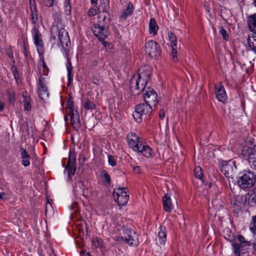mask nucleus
I'll return each mask as SVG.
<instances>
[{
  "instance_id": "e433bc0d",
  "label": "nucleus",
  "mask_w": 256,
  "mask_h": 256,
  "mask_svg": "<svg viewBox=\"0 0 256 256\" xmlns=\"http://www.w3.org/2000/svg\"><path fill=\"white\" fill-rule=\"evenodd\" d=\"M194 174L196 178L202 180L203 174L201 168L200 166L196 167L194 170Z\"/></svg>"
},
{
  "instance_id": "864d4df0",
  "label": "nucleus",
  "mask_w": 256,
  "mask_h": 256,
  "mask_svg": "<svg viewBox=\"0 0 256 256\" xmlns=\"http://www.w3.org/2000/svg\"><path fill=\"white\" fill-rule=\"evenodd\" d=\"M14 78L16 80V82L18 84H19V82L20 81V76H19L18 73L15 74H14Z\"/></svg>"
},
{
  "instance_id": "e2e57ef3",
  "label": "nucleus",
  "mask_w": 256,
  "mask_h": 256,
  "mask_svg": "<svg viewBox=\"0 0 256 256\" xmlns=\"http://www.w3.org/2000/svg\"><path fill=\"white\" fill-rule=\"evenodd\" d=\"M97 2H98V0H90V2L92 4H96Z\"/></svg>"
},
{
  "instance_id": "a211bd4d",
  "label": "nucleus",
  "mask_w": 256,
  "mask_h": 256,
  "mask_svg": "<svg viewBox=\"0 0 256 256\" xmlns=\"http://www.w3.org/2000/svg\"><path fill=\"white\" fill-rule=\"evenodd\" d=\"M236 168L233 162H229L222 165L221 171L226 178H230L232 177Z\"/></svg>"
},
{
  "instance_id": "4c0bfd02",
  "label": "nucleus",
  "mask_w": 256,
  "mask_h": 256,
  "mask_svg": "<svg viewBox=\"0 0 256 256\" xmlns=\"http://www.w3.org/2000/svg\"><path fill=\"white\" fill-rule=\"evenodd\" d=\"M99 10L100 8L95 5L89 10L88 12V16H94L98 13Z\"/></svg>"
},
{
  "instance_id": "69168bd1",
  "label": "nucleus",
  "mask_w": 256,
  "mask_h": 256,
  "mask_svg": "<svg viewBox=\"0 0 256 256\" xmlns=\"http://www.w3.org/2000/svg\"><path fill=\"white\" fill-rule=\"evenodd\" d=\"M2 22V17L0 16V23Z\"/></svg>"
},
{
  "instance_id": "49530a36",
  "label": "nucleus",
  "mask_w": 256,
  "mask_h": 256,
  "mask_svg": "<svg viewBox=\"0 0 256 256\" xmlns=\"http://www.w3.org/2000/svg\"><path fill=\"white\" fill-rule=\"evenodd\" d=\"M10 102H14L15 101L14 94L13 92H9L8 94Z\"/></svg>"
},
{
  "instance_id": "09e8293b",
  "label": "nucleus",
  "mask_w": 256,
  "mask_h": 256,
  "mask_svg": "<svg viewBox=\"0 0 256 256\" xmlns=\"http://www.w3.org/2000/svg\"><path fill=\"white\" fill-rule=\"evenodd\" d=\"M105 39H104L102 40H100L102 44V45L104 46L106 48H111V44L110 43L106 42V41H105L104 40Z\"/></svg>"
},
{
  "instance_id": "338daca9",
  "label": "nucleus",
  "mask_w": 256,
  "mask_h": 256,
  "mask_svg": "<svg viewBox=\"0 0 256 256\" xmlns=\"http://www.w3.org/2000/svg\"><path fill=\"white\" fill-rule=\"evenodd\" d=\"M207 10H208V12H210V10H209L208 8H207Z\"/></svg>"
},
{
  "instance_id": "bf43d9fd",
  "label": "nucleus",
  "mask_w": 256,
  "mask_h": 256,
  "mask_svg": "<svg viewBox=\"0 0 256 256\" xmlns=\"http://www.w3.org/2000/svg\"><path fill=\"white\" fill-rule=\"evenodd\" d=\"M4 108V104L2 102H0V111H2Z\"/></svg>"
},
{
  "instance_id": "39448f33",
  "label": "nucleus",
  "mask_w": 256,
  "mask_h": 256,
  "mask_svg": "<svg viewBox=\"0 0 256 256\" xmlns=\"http://www.w3.org/2000/svg\"><path fill=\"white\" fill-rule=\"evenodd\" d=\"M152 106H150L146 102L138 104L135 107V110L133 112L132 116L135 120L138 123L142 122V116L148 114L152 112Z\"/></svg>"
},
{
  "instance_id": "a878e982",
  "label": "nucleus",
  "mask_w": 256,
  "mask_h": 256,
  "mask_svg": "<svg viewBox=\"0 0 256 256\" xmlns=\"http://www.w3.org/2000/svg\"><path fill=\"white\" fill-rule=\"evenodd\" d=\"M158 30V26L156 20L154 18H151L148 23V30L150 34L154 36L156 34Z\"/></svg>"
},
{
  "instance_id": "8fccbe9b",
  "label": "nucleus",
  "mask_w": 256,
  "mask_h": 256,
  "mask_svg": "<svg viewBox=\"0 0 256 256\" xmlns=\"http://www.w3.org/2000/svg\"><path fill=\"white\" fill-rule=\"evenodd\" d=\"M54 0H44V4L47 6H52L54 4Z\"/></svg>"
},
{
  "instance_id": "cd10ccee",
  "label": "nucleus",
  "mask_w": 256,
  "mask_h": 256,
  "mask_svg": "<svg viewBox=\"0 0 256 256\" xmlns=\"http://www.w3.org/2000/svg\"><path fill=\"white\" fill-rule=\"evenodd\" d=\"M134 6L131 2H129L127 8L124 10L120 16L121 18L126 20L128 16H130L134 12Z\"/></svg>"
},
{
  "instance_id": "dca6fc26",
  "label": "nucleus",
  "mask_w": 256,
  "mask_h": 256,
  "mask_svg": "<svg viewBox=\"0 0 256 256\" xmlns=\"http://www.w3.org/2000/svg\"><path fill=\"white\" fill-rule=\"evenodd\" d=\"M245 202L250 207H256V189L252 190L246 194Z\"/></svg>"
},
{
  "instance_id": "9d476101",
  "label": "nucleus",
  "mask_w": 256,
  "mask_h": 256,
  "mask_svg": "<svg viewBox=\"0 0 256 256\" xmlns=\"http://www.w3.org/2000/svg\"><path fill=\"white\" fill-rule=\"evenodd\" d=\"M92 31L99 40H102L109 36L108 28L99 24H94L92 26Z\"/></svg>"
},
{
  "instance_id": "0eeeda50",
  "label": "nucleus",
  "mask_w": 256,
  "mask_h": 256,
  "mask_svg": "<svg viewBox=\"0 0 256 256\" xmlns=\"http://www.w3.org/2000/svg\"><path fill=\"white\" fill-rule=\"evenodd\" d=\"M114 200L119 206H124L129 199V194L126 188H115L113 192Z\"/></svg>"
},
{
  "instance_id": "473e14b6",
  "label": "nucleus",
  "mask_w": 256,
  "mask_h": 256,
  "mask_svg": "<svg viewBox=\"0 0 256 256\" xmlns=\"http://www.w3.org/2000/svg\"><path fill=\"white\" fill-rule=\"evenodd\" d=\"M82 105L86 110H92L96 107L95 104L89 99H86L82 102Z\"/></svg>"
},
{
  "instance_id": "4468645a",
  "label": "nucleus",
  "mask_w": 256,
  "mask_h": 256,
  "mask_svg": "<svg viewBox=\"0 0 256 256\" xmlns=\"http://www.w3.org/2000/svg\"><path fill=\"white\" fill-rule=\"evenodd\" d=\"M168 37L169 41L170 43L172 48V55L174 61H176L177 60V39L175 34L172 32L168 33Z\"/></svg>"
},
{
  "instance_id": "b1692460",
  "label": "nucleus",
  "mask_w": 256,
  "mask_h": 256,
  "mask_svg": "<svg viewBox=\"0 0 256 256\" xmlns=\"http://www.w3.org/2000/svg\"><path fill=\"white\" fill-rule=\"evenodd\" d=\"M247 22L249 30L254 34L256 33V14L248 16Z\"/></svg>"
},
{
  "instance_id": "c756f323",
  "label": "nucleus",
  "mask_w": 256,
  "mask_h": 256,
  "mask_svg": "<svg viewBox=\"0 0 256 256\" xmlns=\"http://www.w3.org/2000/svg\"><path fill=\"white\" fill-rule=\"evenodd\" d=\"M70 117V120L72 125L74 128L79 127L78 116L76 112L69 113Z\"/></svg>"
},
{
  "instance_id": "7ed1b4c3",
  "label": "nucleus",
  "mask_w": 256,
  "mask_h": 256,
  "mask_svg": "<svg viewBox=\"0 0 256 256\" xmlns=\"http://www.w3.org/2000/svg\"><path fill=\"white\" fill-rule=\"evenodd\" d=\"M256 181V176L254 172L249 170L240 172L237 177L238 186L244 190L252 186Z\"/></svg>"
},
{
  "instance_id": "f257e3e1",
  "label": "nucleus",
  "mask_w": 256,
  "mask_h": 256,
  "mask_svg": "<svg viewBox=\"0 0 256 256\" xmlns=\"http://www.w3.org/2000/svg\"><path fill=\"white\" fill-rule=\"evenodd\" d=\"M50 34V42L52 44H56L58 46H61L66 52L67 58L66 67L68 71V82H70L72 79L73 75L72 62L68 56V52L70 48V42L68 32L65 30L63 24L61 22H58L56 24L52 26Z\"/></svg>"
},
{
  "instance_id": "052dcab7",
  "label": "nucleus",
  "mask_w": 256,
  "mask_h": 256,
  "mask_svg": "<svg viewBox=\"0 0 256 256\" xmlns=\"http://www.w3.org/2000/svg\"><path fill=\"white\" fill-rule=\"evenodd\" d=\"M252 244L254 246V250L253 252V254L256 255V244Z\"/></svg>"
},
{
  "instance_id": "7c9ffc66",
  "label": "nucleus",
  "mask_w": 256,
  "mask_h": 256,
  "mask_svg": "<svg viewBox=\"0 0 256 256\" xmlns=\"http://www.w3.org/2000/svg\"><path fill=\"white\" fill-rule=\"evenodd\" d=\"M244 200L243 196L240 195H238L234 197L232 203L233 205L242 208L244 205Z\"/></svg>"
},
{
  "instance_id": "393cba45",
  "label": "nucleus",
  "mask_w": 256,
  "mask_h": 256,
  "mask_svg": "<svg viewBox=\"0 0 256 256\" xmlns=\"http://www.w3.org/2000/svg\"><path fill=\"white\" fill-rule=\"evenodd\" d=\"M232 249L236 256H240L241 254H244L248 252L244 248V246H241L237 243H234L232 244Z\"/></svg>"
},
{
  "instance_id": "c9c22d12",
  "label": "nucleus",
  "mask_w": 256,
  "mask_h": 256,
  "mask_svg": "<svg viewBox=\"0 0 256 256\" xmlns=\"http://www.w3.org/2000/svg\"><path fill=\"white\" fill-rule=\"evenodd\" d=\"M238 240L241 244L244 246H250L251 244V243L250 241H248L246 240L244 236L242 235H238Z\"/></svg>"
},
{
  "instance_id": "f3484780",
  "label": "nucleus",
  "mask_w": 256,
  "mask_h": 256,
  "mask_svg": "<svg viewBox=\"0 0 256 256\" xmlns=\"http://www.w3.org/2000/svg\"><path fill=\"white\" fill-rule=\"evenodd\" d=\"M216 96L218 100L220 102H224L227 99L224 87L220 84L219 86H215Z\"/></svg>"
},
{
  "instance_id": "de8ad7c7",
  "label": "nucleus",
  "mask_w": 256,
  "mask_h": 256,
  "mask_svg": "<svg viewBox=\"0 0 256 256\" xmlns=\"http://www.w3.org/2000/svg\"><path fill=\"white\" fill-rule=\"evenodd\" d=\"M52 211V208L50 202H48L46 205V214H47L49 212Z\"/></svg>"
},
{
  "instance_id": "58836bf2",
  "label": "nucleus",
  "mask_w": 256,
  "mask_h": 256,
  "mask_svg": "<svg viewBox=\"0 0 256 256\" xmlns=\"http://www.w3.org/2000/svg\"><path fill=\"white\" fill-rule=\"evenodd\" d=\"M250 228L254 234H256V216L253 218L250 224Z\"/></svg>"
},
{
  "instance_id": "bb28decb",
  "label": "nucleus",
  "mask_w": 256,
  "mask_h": 256,
  "mask_svg": "<svg viewBox=\"0 0 256 256\" xmlns=\"http://www.w3.org/2000/svg\"><path fill=\"white\" fill-rule=\"evenodd\" d=\"M158 241L162 245H164L166 240V230L164 226H160L158 233Z\"/></svg>"
},
{
  "instance_id": "6e6d98bb",
  "label": "nucleus",
  "mask_w": 256,
  "mask_h": 256,
  "mask_svg": "<svg viewBox=\"0 0 256 256\" xmlns=\"http://www.w3.org/2000/svg\"><path fill=\"white\" fill-rule=\"evenodd\" d=\"M80 256H91L89 252H86L82 251L80 253Z\"/></svg>"
},
{
  "instance_id": "9b49d317",
  "label": "nucleus",
  "mask_w": 256,
  "mask_h": 256,
  "mask_svg": "<svg viewBox=\"0 0 256 256\" xmlns=\"http://www.w3.org/2000/svg\"><path fill=\"white\" fill-rule=\"evenodd\" d=\"M127 141L129 147L135 152L138 150L139 147L143 144L140 138L134 132L128 134Z\"/></svg>"
},
{
  "instance_id": "680f3d73",
  "label": "nucleus",
  "mask_w": 256,
  "mask_h": 256,
  "mask_svg": "<svg viewBox=\"0 0 256 256\" xmlns=\"http://www.w3.org/2000/svg\"><path fill=\"white\" fill-rule=\"evenodd\" d=\"M98 62L96 61H94L92 62V66L94 67H96L97 66Z\"/></svg>"
},
{
  "instance_id": "4d7b16f0",
  "label": "nucleus",
  "mask_w": 256,
  "mask_h": 256,
  "mask_svg": "<svg viewBox=\"0 0 256 256\" xmlns=\"http://www.w3.org/2000/svg\"><path fill=\"white\" fill-rule=\"evenodd\" d=\"M8 57L10 58V59H12L14 56H13V54H12V52H9L7 53Z\"/></svg>"
},
{
  "instance_id": "1a4fd4ad",
  "label": "nucleus",
  "mask_w": 256,
  "mask_h": 256,
  "mask_svg": "<svg viewBox=\"0 0 256 256\" xmlns=\"http://www.w3.org/2000/svg\"><path fill=\"white\" fill-rule=\"evenodd\" d=\"M143 92V98L144 102L150 106H155L158 103V95L156 92L152 88L148 87L142 90Z\"/></svg>"
},
{
  "instance_id": "c03bdc74",
  "label": "nucleus",
  "mask_w": 256,
  "mask_h": 256,
  "mask_svg": "<svg viewBox=\"0 0 256 256\" xmlns=\"http://www.w3.org/2000/svg\"><path fill=\"white\" fill-rule=\"evenodd\" d=\"M219 33L222 36L224 39L225 40H228V34L226 30L224 29L222 27L220 28V29L219 31Z\"/></svg>"
},
{
  "instance_id": "13d9d810",
  "label": "nucleus",
  "mask_w": 256,
  "mask_h": 256,
  "mask_svg": "<svg viewBox=\"0 0 256 256\" xmlns=\"http://www.w3.org/2000/svg\"><path fill=\"white\" fill-rule=\"evenodd\" d=\"M5 196L6 194L4 192H0V200H2Z\"/></svg>"
},
{
  "instance_id": "0e129e2a",
  "label": "nucleus",
  "mask_w": 256,
  "mask_h": 256,
  "mask_svg": "<svg viewBox=\"0 0 256 256\" xmlns=\"http://www.w3.org/2000/svg\"><path fill=\"white\" fill-rule=\"evenodd\" d=\"M254 6L256 7V0H253Z\"/></svg>"
},
{
  "instance_id": "72a5a7b5",
  "label": "nucleus",
  "mask_w": 256,
  "mask_h": 256,
  "mask_svg": "<svg viewBox=\"0 0 256 256\" xmlns=\"http://www.w3.org/2000/svg\"><path fill=\"white\" fill-rule=\"evenodd\" d=\"M110 2L108 0H100V7L103 12H108L109 10Z\"/></svg>"
},
{
  "instance_id": "a19ab883",
  "label": "nucleus",
  "mask_w": 256,
  "mask_h": 256,
  "mask_svg": "<svg viewBox=\"0 0 256 256\" xmlns=\"http://www.w3.org/2000/svg\"><path fill=\"white\" fill-rule=\"evenodd\" d=\"M66 108L69 110V113L72 112H76V113H78L77 111L74 108L73 102L68 100L67 103Z\"/></svg>"
},
{
  "instance_id": "3c124183",
  "label": "nucleus",
  "mask_w": 256,
  "mask_h": 256,
  "mask_svg": "<svg viewBox=\"0 0 256 256\" xmlns=\"http://www.w3.org/2000/svg\"><path fill=\"white\" fill-rule=\"evenodd\" d=\"M159 116L161 120H163L165 116V112L164 110H161L159 112Z\"/></svg>"
},
{
  "instance_id": "f8f14e48",
  "label": "nucleus",
  "mask_w": 256,
  "mask_h": 256,
  "mask_svg": "<svg viewBox=\"0 0 256 256\" xmlns=\"http://www.w3.org/2000/svg\"><path fill=\"white\" fill-rule=\"evenodd\" d=\"M32 34L34 40V45L37 48V50L39 54H42L44 50L43 48V41L42 36L38 30L34 26L32 31Z\"/></svg>"
},
{
  "instance_id": "79ce46f5",
  "label": "nucleus",
  "mask_w": 256,
  "mask_h": 256,
  "mask_svg": "<svg viewBox=\"0 0 256 256\" xmlns=\"http://www.w3.org/2000/svg\"><path fill=\"white\" fill-rule=\"evenodd\" d=\"M102 176L103 178H104V180L108 184H110L111 182V180L110 175L108 174V173L105 171L104 170L102 172Z\"/></svg>"
},
{
  "instance_id": "5701e85b",
  "label": "nucleus",
  "mask_w": 256,
  "mask_h": 256,
  "mask_svg": "<svg viewBox=\"0 0 256 256\" xmlns=\"http://www.w3.org/2000/svg\"><path fill=\"white\" fill-rule=\"evenodd\" d=\"M20 155L22 159V164L24 166H28L30 164V156L25 148H20Z\"/></svg>"
},
{
  "instance_id": "ddd939ff",
  "label": "nucleus",
  "mask_w": 256,
  "mask_h": 256,
  "mask_svg": "<svg viewBox=\"0 0 256 256\" xmlns=\"http://www.w3.org/2000/svg\"><path fill=\"white\" fill-rule=\"evenodd\" d=\"M37 89L38 96L41 99L44 100L48 97L49 93L44 78H39Z\"/></svg>"
},
{
  "instance_id": "f704fd0d",
  "label": "nucleus",
  "mask_w": 256,
  "mask_h": 256,
  "mask_svg": "<svg viewBox=\"0 0 256 256\" xmlns=\"http://www.w3.org/2000/svg\"><path fill=\"white\" fill-rule=\"evenodd\" d=\"M39 72L41 74L43 75H47L48 74V69L46 65V64L44 62H42V64L39 66L38 68Z\"/></svg>"
},
{
  "instance_id": "412c9836",
  "label": "nucleus",
  "mask_w": 256,
  "mask_h": 256,
  "mask_svg": "<svg viewBox=\"0 0 256 256\" xmlns=\"http://www.w3.org/2000/svg\"><path fill=\"white\" fill-rule=\"evenodd\" d=\"M74 190L76 194H82L85 197L88 196V194L84 189V182L80 180H78L74 186Z\"/></svg>"
},
{
  "instance_id": "37998d69",
  "label": "nucleus",
  "mask_w": 256,
  "mask_h": 256,
  "mask_svg": "<svg viewBox=\"0 0 256 256\" xmlns=\"http://www.w3.org/2000/svg\"><path fill=\"white\" fill-rule=\"evenodd\" d=\"M108 162L109 164L112 166H114L116 164V158L112 155L108 156Z\"/></svg>"
},
{
  "instance_id": "4be33fe9",
  "label": "nucleus",
  "mask_w": 256,
  "mask_h": 256,
  "mask_svg": "<svg viewBox=\"0 0 256 256\" xmlns=\"http://www.w3.org/2000/svg\"><path fill=\"white\" fill-rule=\"evenodd\" d=\"M30 19L32 22L34 24L38 20V14L35 5V2H32V0H30Z\"/></svg>"
},
{
  "instance_id": "aec40b11",
  "label": "nucleus",
  "mask_w": 256,
  "mask_h": 256,
  "mask_svg": "<svg viewBox=\"0 0 256 256\" xmlns=\"http://www.w3.org/2000/svg\"><path fill=\"white\" fill-rule=\"evenodd\" d=\"M163 206L164 210L167 212H170L174 208V205L172 204V199L168 194H165L162 198Z\"/></svg>"
},
{
  "instance_id": "6e6552de",
  "label": "nucleus",
  "mask_w": 256,
  "mask_h": 256,
  "mask_svg": "<svg viewBox=\"0 0 256 256\" xmlns=\"http://www.w3.org/2000/svg\"><path fill=\"white\" fill-rule=\"evenodd\" d=\"M144 51L150 57L156 58L160 54V48L156 42L150 40L145 42Z\"/></svg>"
},
{
  "instance_id": "603ef678",
  "label": "nucleus",
  "mask_w": 256,
  "mask_h": 256,
  "mask_svg": "<svg viewBox=\"0 0 256 256\" xmlns=\"http://www.w3.org/2000/svg\"><path fill=\"white\" fill-rule=\"evenodd\" d=\"M11 70L12 72L13 75L14 74H15L18 73L17 68L14 66H11Z\"/></svg>"
},
{
  "instance_id": "f03ea898",
  "label": "nucleus",
  "mask_w": 256,
  "mask_h": 256,
  "mask_svg": "<svg viewBox=\"0 0 256 256\" xmlns=\"http://www.w3.org/2000/svg\"><path fill=\"white\" fill-rule=\"evenodd\" d=\"M150 74V68L144 66L140 68L138 74L134 75L129 84L130 89L133 95H138L141 90H144Z\"/></svg>"
},
{
  "instance_id": "ea45409f",
  "label": "nucleus",
  "mask_w": 256,
  "mask_h": 256,
  "mask_svg": "<svg viewBox=\"0 0 256 256\" xmlns=\"http://www.w3.org/2000/svg\"><path fill=\"white\" fill-rule=\"evenodd\" d=\"M92 242L96 248H100L102 246L103 244L102 240L98 238L94 239Z\"/></svg>"
},
{
  "instance_id": "2eb2a0df",
  "label": "nucleus",
  "mask_w": 256,
  "mask_h": 256,
  "mask_svg": "<svg viewBox=\"0 0 256 256\" xmlns=\"http://www.w3.org/2000/svg\"><path fill=\"white\" fill-rule=\"evenodd\" d=\"M136 152L140 153L146 158H150L155 155L154 150L147 144H142Z\"/></svg>"
},
{
  "instance_id": "a18cd8bd",
  "label": "nucleus",
  "mask_w": 256,
  "mask_h": 256,
  "mask_svg": "<svg viewBox=\"0 0 256 256\" xmlns=\"http://www.w3.org/2000/svg\"><path fill=\"white\" fill-rule=\"evenodd\" d=\"M64 8L66 12L69 14L70 12V0H66Z\"/></svg>"
},
{
  "instance_id": "5fc2aeb1",
  "label": "nucleus",
  "mask_w": 256,
  "mask_h": 256,
  "mask_svg": "<svg viewBox=\"0 0 256 256\" xmlns=\"http://www.w3.org/2000/svg\"><path fill=\"white\" fill-rule=\"evenodd\" d=\"M134 170L136 173H140V168L138 166H135L134 167Z\"/></svg>"
},
{
  "instance_id": "423d86ee",
  "label": "nucleus",
  "mask_w": 256,
  "mask_h": 256,
  "mask_svg": "<svg viewBox=\"0 0 256 256\" xmlns=\"http://www.w3.org/2000/svg\"><path fill=\"white\" fill-rule=\"evenodd\" d=\"M240 148V154L248 156V162L256 170V145L251 148L246 146H242Z\"/></svg>"
},
{
  "instance_id": "c85d7f7f",
  "label": "nucleus",
  "mask_w": 256,
  "mask_h": 256,
  "mask_svg": "<svg viewBox=\"0 0 256 256\" xmlns=\"http://www.w3.org/2000/svg\"><path fill=\"white\" fill-rule=\"evenodd\" d=\"M248 46L253 50L256 51V33L250 34L247 39Z\"/></svg>"
},
{
  "instance_id": "2f4dec72",
  "label": "nucleus",
  "mask_w": 256,
  "mask_h": 256,
  "mask_svg": "<svg viewBox=\"0 0 256 256\" xmlns=\"http://www.w3.org/2000/svg\"><path fill=\"white\" fill-rule=\"evenodd\" d=\"M76 168L70 162V160H68L67 164L66 170L68 173V174L69 177H70V174L74 175L76 172Z\"/></svg>"
},
{
  "instance_id": "20e7f679",
  "label": "nucleus",
  "mask_w": 256,
  "mask_h": 256,
  "mask_svg": "<svg viewBox=\"0 0 256 256\" xmlns=\"http://www.w3.org/2000/svg\"><path fill=\"white\" fill-rule=\"evenodd\" d=\"M124 236H117L116 240L124 241L130 246H136L138 244V237L136 233L130 228H124Z\"/></svg>"
},
{
  "instance_id": "6ab92c4d",
  "label": "nucleus",
  "mask_w": 256,
  "mask_h": 256,
  "mask_svg": "<svg viewBox=\"0 0 256 256\" xmlns=\"http://www.w3.org/2000/svg\"><path fill=\"white\" fill-rule=\"evenodd\" d=\"M31 98L26 92L22 94L21 102L23 104L24 110L30 111L31 110Z\"/></svg>"
}]
</instances>
